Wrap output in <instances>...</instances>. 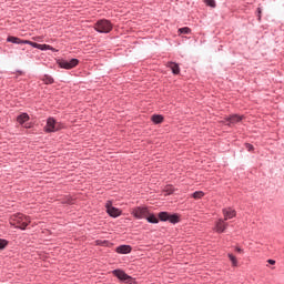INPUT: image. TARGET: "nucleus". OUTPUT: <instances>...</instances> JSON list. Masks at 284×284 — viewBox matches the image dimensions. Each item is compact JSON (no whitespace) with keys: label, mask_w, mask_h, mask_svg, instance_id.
I'll return each instance as SVG.
<instances>
[{"label":"nucleus","mask_w":284,"mask_h":284,"mask_svg":"<svg viewBox=\"0 0 284 284\" xmlns=\"http://www.w3.org/2000/svg\"><path fill=\"white\" fill-rule=\"evenodd\" d=\"M42 81L45 85H52V83H54V78L52 75H43Z\"/></svg>","instance_id":"15"},{"label":"nucleus","mask_w":284,"mask_h":284,"mask_svg":"<svg viewBox=\"0 0 284 284\" xmlns=\"http://www.w3.org/2000/svg\"><path fill=\"white\" fill-rule=\"evenodd\" d=\"M267 263H270V265H276V261L274 260H267Z\"/></svg>","instance_id":"28"},{"label":"nucleus","mask_w":284,"mask_h":284,"mask_svg":"<svg viewBox=\"0 0 284 284\" xmlns=\"http://www.w3.org/2000/svg\"><path fill=\"white\" fill-rule=\"evenodd\" d=\"M10 224L19 230H26L30 225V216H26L22 213L13 214L10 217Z\"/></svg>","instance_id":"1"},{"label":"nucleus","mask_w":284,"mask_h":284,"mask_svg":"<svg viewBox=\"0 0 284 284\" xmlns=\"http://www.w3.org/2000/svg\"><path fill=\"white\" fill-rule=\"evenodd\" d=\"M204 3L210 6V8H216V2L214 0H204Z\"/></svg>","instance_id":"25"},{"label":"nucleus","mask_w":284,"mask_h":284,"mask_svg":"<svg viewBox=\"0 0 284 284\" xmlns=\"http://www.w3.org/2000/svg\"><path fill=\"white\" fill-rule=\"evenodd\" d=\"M17 121L23 125V123H28V121H30V115H28V113H22L18 116Z\"/></svg>","instance_id":"12"},{"label":"nucleus","mask_w":284,"mask_h":284,"mask_svg":"<svg viewBox=\"0 0 284 284\" xmlns=\"http://www.w3.org/2000/svg\"><path fill=\"white\" fill-rule=\"evenodd\" d=\"M151 121H153V123H163V115H152Z\"/></svg>","instance_id":"17"},{"label":"nucleus","mask_w":284,"mask_h":284,"mask_svg":"<svg viewBox=\"0 0 284 284\" xmlns=\"http://www.w3.org/2000/svg\"><path fill=\"white\" fill-rule=\"evenodd\" d=\"M113 274L116 276V278H119V281H123L124 283H130L132 281V276L128 275L121 270H114Z\"/></svg>","instance_id":"6"},{"label":"nucleus","mask_w":284,"mask_h":284,"mask_svg":"<svg viewBox=\"0 0 284 284\" xmlns=\"http://www.w3.org/2000/svg\"><path fill=\"white\" fill-rule=\"evenodd\" d=\"M226 121L229 122V125H234V123H240V121H243V115H231L226 118Z\"/></svg>","instance_id":"10"},{"label":"nucleus","mask_w":284,"mask_h":284,"mask_svg":"<svg viewBox=\"0 0 284 284\" xmlns=\"http://www.w3.org/2000/svg\"><path fill=\"white\" fill-rule=\"evenodd\" d=\"M169 216H170V213H168V212H160L159 213L160 221H168Z\"/></svg>","instance_id":"18"},{"label":"nucleus","mask_w":284,"mask_h":284,"mask_svg":"<svg viewBox=\"0 0 284 284\" xmlns=\"http://www.w3.org/2000/svg\"><path fill=\"white\" fill-rule=\"evenodd\" d=\"M7 41H8L9 43H16V44H21V43H23V40L17 38V37H12V36H9V37L7 38Z\"/></svg>","instance_id":"14"},{"label":"nucleus","mask_w":284,"mask_h":284,"mask_svg":"<svg viewBox=\"0 0 284 284\" xmlns=\"http://www.w3.org/2000/svg\"><path fill=\"white\" fill-rule=\"evenodd\" d=\"M166 192H168V194H172V190H168Z\"/></svg>","instance_id":"30"},{"label":"nucleus","mask_w":284,"mask_h":284,"mask_svg":"<svg viewBox=\"0 0 284 284\" xmlns=\"http://www.w3.org/2000/svg\"><path fill=\"white\" fill-rule=\"evenodd\" d=\"M225 230H227V223H225V220L220 219L215 223V232H217L219 234H223V232H225Z\"/></svg>","instance_id":"8"},{"label":"nucleus","mask_w":284,"mask_h":284,"mask_svg":"<svg viewBox=\"0 0 284 284\" xmlns=\"http://www.w3.org/2000/svg\"><path fill=\"white\" fill-rule=\"evenodd\" d=\"M106 212L109 215L113 216V219H116V216H121V210L112 206V202H106L105 204Z\"/></svg>","instance_id":"7"},{"label":"nucleus","mask_w":284,"mask_h":284,"mask_svg":"<svg viewBox=\"0 0 284 284\" xmlns=\"http://www.w3.org/2000/svg\"><path fill=\"white\" fill-rule=\"evenodd\" d=\"M245 146L248 152H252V150H254V145L252 144H245Z\"/></svg>","instance_id":"27"},{"label":"nucleus","mask_w":284,"mask_h":284,"mask_svg":"<svg viewBox=\"0 0 284 284\" xmlns=\"http://www.w3.org/2000/svg\"><path fill=\"white\" fill-rule=\"evenodd\" d=\"M205 196V193L203 191H196L193 193V199H203Z\"/></svg>","instance_id":"22"},{"label":"nucleus","mask_w":284,"mask_h":284,"mask_svg":"<svg viewBox=\"0 0 284 284\" xmlns=\"http://www.w3.org/2000/svg\"><path fill=\"white\" fill-rule=\"evenodd\" d=\"M229 258L230 261L232 262V265L234 267H236V265H239V262L236 261V256L232 255V254H229Z\"/></svg>","instance_id":"24"},{"label":"nucleus","mask_w":284,"mask_h":284,"mask_svg":"<svg viewBox=\"0 0 284 284\" xmlns=\"http://www.w3.org/2000/svg\"><path fill=\"white\" fill-rule=\"evenodd\" d=\"M224 221H230V219H234L236 216V211L232 209H223Z\"/></svg>","instance_id":"9"},{"label":"nucleus","mask_w":284,"mask_h":284,"mask_svg":"<svg viewBox=\"0 0 284 284\" xmlns=\"http://www.w3.org/2000/svg\"><path fill=\"white\" fill-rule=\"evenodd\" d=\"M38 50H52L54 52V48H52L50 44H40Z\"/></svg>","instance_id":"21"},{"label":"nucleus","mask_w":284,"mask_h":284,"mask_svg":"<svg viewBox=\"0 0 284 284\" xmlns=\"http://www.w3.org/2000/svg\"><path fill=\"white\" fill-rule=\"evenodd\" d=\"M132 214L135 219H145L146 216H150V211L148 207L138 206L132 210Z\"/></svg>","instance_id":"5"},{"label":"nucleus","mask_w":284,"mask_h":284,"mask_svg":"<svg viewBox=\"0 0 284 284\" xmlns=\"http://www.w3.org/2000/svg\"><path fill=\"white\" fill-rule=\"evenodd\" d=\"M23 43L28 44V45H31L32 48H37V49L41 48V44H39L37 42H32L30 40H24Z\"/></svg>","instance_id":"20"},{"label":"nucleus","mask_w":284,"mask_h":284,"mask_svg":"<svg viewBox=\"0 0 284 284\" xmlns=\"http://www.w3.org/2000/svg\"><path fill=\"white\" fill-rule=\"evenodd\" d=\"M258 13L261 14V9H257Z\"/></svg>","instance_id":"31"},{"label":"nucleus","mask_w":284,"mask_h":284,"mask_svg":"<svg viewBox=\"0 0 284 284\" xmlns=\"http://www.w3.org/2000/svg\"><path fill=\"white\" fill-rule=\"evenodd\" d=\"M235 250H236V252H243V248H241V247H236Z\"/></svg>","instance_id":"29"},{"label":"nucleus","mask_w":284,"mask_h":284,"mask_svg":"<svg viewBox=\"0 0 284 284\" xmlns=\"http://www.w3.org/2000/svg\"><path fill=\"white\" fill-rule=\"evenodd\" d=\"M179 32L181 34H190L192 32V30L187 27H184V28L179 29Z\"/></svg>","instance_id":"23"},{"label":"nucleus","mask_w":284,"mask_h":284,"mask_svg":"<svg viewBox=\"0 0 284 284\" xmlns=\"http://www.w3.org/2000/svg\"><path fill=\"white\" fill-rule=\"evenodd\" d=\"M149 223H159V217L154 214H150L145 217Z\"/></svg>","instance_id":"16"},{"label":"nucleus","mask_w":284,"mask_h":284,"mask_svg":"<svg viewBox=\"0 0 284 284\" xmlns=\"http://www.w3.org/2000/svg\"><path fill=\"white\" fill-rule=\"evenodd\" d=\"M58 64L60 68H63L64 70H72V68H77V65H79V60L78 59L60 60L58 61Z\"/></svg>","instance_id":"4"},{"label":"nucleus","mask_w":284,"mask_h":284,"mask_svg":"<svg viewBox=\"0 0 284 284\" xmlns=\"http://www.w3.org/2000/svg\"><path fill=\"white\" fill-rule=\"evenodd\" d=\"M170 223H179V215L176 214H169V220Z\"/></svg>","instance_id":"19"},{"label":"nucleus","mask_w":284,"mask_h":284,"mask_svg":"<svg viewBox=\"0 0 284 284\" xmlns=\"http://www.w3.org/2000/svg\"><path fill=\"white\" fill-rule=\"evenodd\" d=\"M94 30H97V32H100L101 34H108L112 32V22L105 19L99 20L94 24Z\"/></svg>","instance_id":"2"},{"label":"nucleus","mask_w":284,"mask_h":284,"mask_svg":"<svg viewBox=\"0 0 284 284\" xmlns=\"http://www.w3.org/2000/svg\"><path fill=\"white\" fill-rule=\"evenodd\" d=\"M115 252H118V254H130L132 252V246L121 245L116 247Z\"/></svg>","instance_id":"11"},{"label":"nucleus","mask_w":284,"mask_h":284,"mask_svg":"<svg viewBox=\"0 0 284 284\" xmlns=\"http://www.w3.org/2000/svg\"><path fill=\"white\" fill-rule=\"evenodd\" d=\"M59 130H63V124L57 122L54 118H49L47 120V125L44 126V132H59Z\"/></svg>","instance_id":"3"},{"label":"nucleus","mask_w":284,"mask_h":284,"mask_svg":"<svg viewBox=\"0 0 284 284\" xmlns=\"http://www.w3.org/2000/svg\"><path fill=\"white\" fill-rule=\"evenodd\" d=\"M7 245H8V241L0 239V250H6Z\"/></svg>","instance_id":"26"},{"label":"nucleus","mask_w":284,"mask_h":284,"mask_svg":"<svg viewBox=\"0 0 284 284\" xmlns=\"http://www.w3.org/2000/svg\"><path fill=\"white\" fill-rule=\"evenodd\" d=\"M168 68H170L172 70L173 74H179L181 72V69L174 62H169Z\"/></svg>","instance_id":"13"}]
</instances>
